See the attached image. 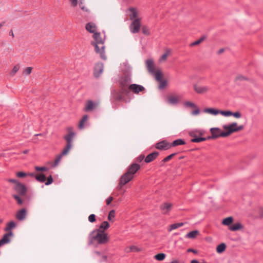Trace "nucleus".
<instances>
[{
    "instance_id": "1",
    "label": "nucleus",
    "mask_w": 263,
    "mask_h": 263,
    "mask_svg": "<svg viewBox=\"0 0 263 263\" xmlns=\"http://www.w3.org/2000/svg\"><path fill=\"white\" fill-rule=\"evenodd\" d=\"M89 245L93 244L95 240H96L98 244H105L109 240L108 234L99 230H95L92 231L89 236Z\"/></svg>"
},
{
    "instance_id": "2",
    "label": "nucleus",
    "mask_w": 263,
    "mask_h": 263,
    "mask_svg": "<svg viewBox=\"0 0 263 263\" xmlns=\"http://www.w3.org/2000/svg\"><path fill=\"white\" fill-rule=\"evenodd\" d=\"M122 76L120 77L119 80V87L121 90L124 91H129L128 87L132 81L131 79V68L127 67L122 70Z\"/></svg>"
},
{
    "instance_id": "3",
    "label": "nucleus",
    "mask_w": 263,
    "mask_h": 263,
    "mask_svg": "<svg viewBox=\"0 0 263 263\" xmlns=\"http://www.w3.org/2000/svg\"><path fill=\"white\" fill-rule=\"evenodd\" d=\"M130 93L129 91H124V90H121V88H119L118 91L116 90H114L111 95L112 96V98L116 101H123L125 103H127L129 101V100H127L125 98L124 96H128Z\"/></svg>"
},
{
    "instance_id": "4",
    "label": "nucleus",
    "mask_w": 263,
    "mask_h": 263,
    "mask_svg": "<svg viewBox=\"0 0 263 263\" xmlns=\"http://www.w3.org/2000/svg\"><path fill=\"white\" fill-rule=\"evenodd\" d=\"M99 43H102L101 41H99V42H91L90 45L95 47V51L96 53L100 54V58L103 60H105L106 59V57L105 52V46L103 45L100 48L99 47V45H101L99 44Z\"/></svg>"
},
{
    "instance_id": "5",
    "label": "nucleus",
    "mask_w": 263,
    "mask_h": 263,
    "mask_svg": "<svg viewBox=\"0 0 263 263\" xmlns=\"http://www.w3.org/2000/svg\"><path fill=\"white\" fill-rule=\"evenodd\" d=\"M133 178L134 176H132L125 172L121 176L117 189L121 190L124 185L128 183Z\"/></svg>"
},
{
    "instance_id": "6",
    "label": "nucleus",
    "mask_w": 263,
    "mask_h": 263,
    "mask_svg": "<svg viewBox=\"0 0 263 263\" xmlns=\"http://www.w3.org/2000/svg\"><path fill=\"white\" fill-rule=\"evenodd\" d=\"M13 190L17 193L16 195L24 196L26 195L28 191L26 185L21 182H18L17 184H15L13 186Z\"/></svg>"
},
{
    "instance_id": "7",
    "label": "nucleus",
    "mask_w": 263,
    "mask_h": 263,
    "mask_svg": "<svg viewBox=\"0 0 263 263\" xmlns=\"http://www.w3.org/2000/svg\"><path fill=\"white\" fill-rule=\"evenodd\" d=\"M235 126L236 125L234 124V122L228 125H223L222 128L224 130V131H222V135H223V137H227L230 136L232 134L235 133Z\"/></svg>"
},
{
    "instance_id": "8",
    "label": "nucleus",
    "mask_w": 263,
    "mask_h": 263,
    "mask_svg": "<svg viewBox=\"0 0 263 263\" xmlns=\"http://www.w3.org/2000/svg\"><path fill=\"white\" fill-rule=\"evenodd\" d=\"M141 18H136L130 24L129 28L133 33H137L139 32L141 26Z\"/></svg>"
},
{
    "instance_id": "9",
    "label": "nucleus",
    "mask_w": 263,
    "mask_h": 263,
    "mask_svg": "<svg viewBox=\"0 0 263 263\" xmlns=\"http://www.w3.org/2000/svg\"><path fill=\"white\" fill-rule=\"evenodd\" d=\"M67 134L65 135L63 138L66 140V144H68L72 145V139L76 135V133L73 132V128L72 127H68L66 128Z\"/></svg>"
},
{
    "instance_id": "10",
    "label": "nucleus",
    "mask_w": 263,
    "mask_h": 263,
    "mask_svg": "<svg viewBox=\"0 0 263 263\" xmlns=\"http://www.w3.org/2000/svg\"><path fill=\"white\" fill-rule=\"evenodd\" d=\"M156 148L160 150H167L170 148V144L166 140H162L155 144Z\"/></svg>"
},
{
    "instance_id": "11",
    "label": "nucleus",
    "mask_w": 263,
    "mask_h": 263,
    "mask_svg": "<svg viewBox=\"0 0 263 263\" xmlns=\"http://www.w3.org/2000/svg\"><path fill=\"white\" fill-rule=\"evenodd\" d=\"M140 168V165L136 163H133L130 164L127 168V173L128 174L134 176V175L137 173Z\"/></svg>"
},
{
    "instance_id": "12",
    "label": "nucleus",
    "mask_w": 263,
    "mask_h": 263,
    "mask_svg": "<svg viewBox=\"0 0 263 263\" xmlns=\"http://www.w3.org/2000/svg\"><path fill=\"white\" fill-rule=\"evenodd\" d=\"M189 135L193 138L191 139V142L193 143H199L205 141L204 137H201L197 135V131H192L189 133Z\"/></svg>"
},
{
    "instance_id": "13",
    "label": "nucleus",
    "mask_w": 263,
    "mask_h": 263,
    "mask_svg": "<svg viewBox=\"0 0 263 263\" xmlns=\"http://www.w3.org/2000/svg\"><path fill=\"white\" fill-rule=\"evenodd\" d=\"M128 90L129 92L131 91L134 93L138 94L140 92L143 91L145 90V88L141 85L136 84H133L129 85L128 87Z\"/></svg>"
},
{
    "instance_id": "14",
    "label": "nucleus",
    "mask_w": 263,
    "mask_h": 263,
    "mask_svg": "<svg viewBox=\"0 0 263 263\" xmlns=\"http://www.w3.org/2000/svg\"><path fill=\"white\" fill-rule=\"evenodd\" d=\"M173 204L168 202H164L160 206V209L161 210L163 214L168 213L172 209Z\"/></svg>"
},
{
    "instance_id": "15",
    "label": "nucleus",
    "mask_w": 263,
    "mask_h": 263,
    "mask_svg": "<svg viewBox=\"0 0 263 263\" xmlns=\"http://www.w3.org/2000/svg\"><path fill=\"white\" fill-rule=\"evenodd\" d=\"M103 69V64L102 63L96 64L93 69V76L96 78H98L102 72Z\"/></svg>"
},
{
    "instance_id": "16",
    "label": "nucleus",
    "mask_w": 263,
    "mask_h": 263,
    "mask_svg": "<svg viewBox=\"0 0 263 263\" xmlns=\"http://www.w3.org/2000/svg\"><path fill=\"white\" fill-rule=\"evenodd\" d=\"M210 130L214 139H216L219 137H223V135H222V131L219 128L213 127Z\"/></svg>"
},
{
    "instance_id": "17",
    "label": "nucleus",
    "mask_w": 263,
    "mask_h": 263,
    "mask_svg": "<svg viewBox=\"0 0 263 263\" xmlns=\"http://www.w3.org/2000/svg\"><path fill=\"white\" fill-rule=\"evenodd\" d=\"M159 153L155 151L146 156V157L144 159V161L146 163H149L153 161H154L159 156Z\"/></svg>"
},
{
    "instance_id": "18",
    "label": "nucleus",
    "mask_w": 263,
    "mask_h": 263,
    "mask_svg": "<svg viewBox=\"0 0 263 263\" xmlns=\"http://www.w3.org/2000/svg\"><path fill=\"white\" fill-rule=\"evenodd\" d=\"M27 215V210L25 208H22L18 210L16 213V218L19 221H22L25 219Z\"/></svg>"
},
{
    "instance_id": "19",
    "label": "nucleus",
    "mask_w": 263,
    "mask_h": 263,
    "mask_svg": "<svg viewBox=\"0 0 263 263\" xmlns=\"http://www.w3.org/2000/svg\"><path fill=\"white\" fill-rule=\"evenodd\" d=\"M146 65L149 72L152 73L153 72H155L156 69L155 68L154 61L153 59H147L146 61Z\"/></svg>"
},
{
    "instance_id": "20",
    "label": "nucleus",
    "mask_w": 263,
    "mask_h": 263,
    "mask_svg": "<svg viewBox=\"0 0 263 263\" xmlns=\"http://www.w3.org/2000/svg\"><path fill=\"white\" fill-rule=\"evenodd\" d=\"M96 107V104L92 100H88L86 102L85 106L84 108L85 111H92Z\"/></svg>"
},
{
    "instance_id": "21",
    "label": "nucleus",
    "mask_w": 263,
    "mask_h": 263,
    "mask_svg": "<svg viewBox=\"0 0 263 263\" xmlns=\"http://www.w3.org/2000/svg\"><path fill=\"white\" fill-rule=\"evenodd\" d=\"M92 37L94 39V41H91V42H99V41H101L102 43H99L101 45H103L105 42V40L103 39L101 36V33L99 32H95L93 33Z\"/></svg>"
},
{
    "instance_id": "22",
    "label": "nucleus",
    "mask_w": 263,
    "mask_h": 263,
    "mask_svg": "<svg viewBox=\"0 0 263 263\" xmlns=\"http://www.w3.org/2000/svg\"><path fill=\"white\" fill-rule=\"evenodd\" d=\"M180 97L179 96L170 95L167 97V102L171 104H177L179 102Z\"/></svg>"
},
{
    "instance_id": "23",
    "label": "nucleus",
    "mask_w": 263,
    "mask_h": 263,
    "mask_svg": "<svg viewBox=\"0 0 263 263\" xmlns=\"http://www.w3.org/2000/svg\"><path fill=\"white\" fill-rule=\"evenodd\" d=\"M13 235V232H7L5 233L1 239L2 242L4 243V245L10 242V237H11Z\"/></svg>"
},
{
    "instance_id": "24",
    "label": "nucleus",
    "mask_w": 263,
    "mask_h": 263,
    "mask_svg": "<svg viewBox=\"0 0 263 263\" xmlns=\"http://www.w3.org/2000/svg\"><path fill=\"white\" fill-rule=\"evenodd\" d=\"M186 142L183 139H177L174 140L172 143H170V147H176L179 145H185Z\"/></svg>"
},
{
    "instance_id": "25",
    "label": "nucleus",
    "mask_w": 263,
    "mask_h": 263,
    "mask_svg": "<svg viewBox=\"0 0 263 263\" xmlns=\"http://www.w3.org/2000/svg\"><path fill=\"white\" fill-rule=\"evenodd\" d=\"M16 227V222L13 220L10 221L7 223L6 227L4 228V231L7 232H12L11 230Z\"/></svg>"
},
{
    "instance_id": "26",
    "label": "nucleus",
    "mask_w": 263,
    "mask_h": 263,
    "mask_svg": "<svg viewBox=\"0 0 263 263\" xmlns=\"http://www.w3.org/2000/svg\"><path fill=\"white\" fill-rule=\"evenodd\" d=\"M128 10L131 12L129 14V18L130 20H134L138 18V12L136 8L131 7L129 8Z\"/></svg>"
},
{
    "instance_id": "27",
    "label": "nucleus",
    "mask_w": 263,
    "mask_h": 263,
    "mask_svg": "<svg viewBox=\"0 0 263 263\" xmlns=\"http://www.w3.org/2000/svg\"><path fill=\"white\" fill-rule=\"evenodd\" d=\"M96 28V25L93 23L91 22L87 23L85 26L86 30L89 33H92L96 32L95 30Z\"/></svg>"
},
{
    "instance_id": "28",
    "label": "nucleus",
    "mask_w": 263,
    "mask_h": 263,
    "mask_svg": "<svg viewBox=\"0 0 263 263\" xmlns=\"http://www.w3.org/2000/svg\"><path fill=\"white\" fill-rule=\"evenodd\" d=\"M243 227V226L241 223L237 222L230 226L229 229L231 231H236L241 230Z\"/></svg>"
},
{
    "instance_id": "29",
    "label": "nucleus",
    "mask_w": 263,
    "mask_h": 263,
    "mask_svg": "<svg viewBox=\"0 0 263 263\" xmlns=\"http://www.w3.org/2000/svg\"><path fill=\"white\" fill-rule=\"evenodd\" d=\"M203 111L211 115H217L219 114L220 110L214 108H206L204 109Z\"/></svg>"
},
{
    "instance_id": "30",
    "label": "nucleus",
    "mask_w": 263,
    "mask_h": 263,
    "mask_svg": "<svg viewBox=\"0 0 263 263\" xmlns=\"http://www.w3.org/2000/svg\"><path fill=\"white\" fill-rule=\"evenodd\" d=\"M234 221V218L232 216L224 218L222 221V224L224 226L230 227L232 225Z\"/></svg>"
},
{
    "instance_id": "31",
    "label": "nucleus",
    "mask_w": 263,
    "mask_h": 263,
    "mask_svg": "<svg viewBox=\"0 0 263 263\" xmlns=\"http://www.w3.org/2000/svg\"><path fill=\"white\" fill-rule=\"evenodd\" d=\"M152 73L154 74L155 79L157 81H160L163 79V74L160 69H156L155 72H153Z\"/></svg>"
},
{
    "instance_id": "32",
    "label": "nucleus",
    "mask_w": 263,
    "mask_h": 263,
    "mask_svg": "<svg viewBox=\"0 0 263 263\" xmlns=\"http://www.w3.org/2000/svg\"><path fill=\"white\" fill-rule=\"evenodd\" d=\"M35 178L37 181L40 182H44L46 180V176L43 173L36 174L35 176Z\"/></svg>"
},
{
    "instance_id": "33",
    "label": "nucleus",
    "mask_w": 263,
    "mask_h": 263,
    "mask_svg": "<svg viewBox=\"0 0 263 263\" xmlns=\"http://www.w3.org/2000/svg\"><path fill=\"white\" fill-rule=\"evenodd\" d=\"M194 90L198 93H203L208 91V88L206 87H200L197 85H194Z\"/></svg>"
},
{
    "instance_id": "34",
    "label": "nucleus",
    "mask_w": 263,
    "mask_h": 263,
    "mask_svg": "<svg viewBox=\"0 0 263 263\" xmlns=\"http://www.w3.org/2000/svg\"><path fill=\"white\" fill-rule=\"evenodd\" d=\"M199 234V232L198 230H194L188 233L186 235L185 237L191 239L195 238L197 235Z\"/></svg>"
},
{
    "instance_id": "35",
    "label": "nucleus",
    "mask_w": 263,
    "mask_h": 263,
    "mask_svg": "<svg viewBox=\"0 0 263 263\" xmlns=\"http://www.w3.org/2000/svg\"><path fill=\"white\" fill-rule=\"evenodd\" d=\"M110 227V224L108 222L106 221H103L100 226L99 229L97 230H99L101 231H103L105 232V231L107 230Z\"/></svg>"
},
{
    "instance_id": "36",
    "label": "nucleus",
    "mask_w": 263,
    "mask_h": 263,
    "mask_svg": "<svg viewBox=\"0 0 263 263\" xmlns=\"http://www.w3.org/2000/svg\"><path fill=\"white\" fill-rule=\"evenodd\" d=\"M227 246L224 243H221L216 247V251L218 253H223L226 249Z\"/></svg>"
},
{
    "instance_id": "37",
    "label": "nucleus",
    "mask_w": 263,
    "mask_h": 263,
    "mask_svg": "<svg viewBox=\"0 0 263 263\" xmlns=\"http://www.w3.org/2000/svg\"><path fill=\"white\" fill-rule=\"evenodd\" d=\"M21 196L18 195H12V197L16 200L18 205H22L24 202V200L21 198Z\"/></svg>"
},
{
    "instance_id": "38",
    "label": "nucleus",
    "mask_w": 263,
    "mask_h": 263,
    "mask_svg": "<svg viewBox=\"0 0 263 263\" xmlns=\"http://www.w3.org/2000/svg\"><path fill=\"white\" fill-rule=\"evenodd\" d=\"M206 38V36L204 35H202L200 39L196 40V41L190 44L191 47L199 45L203 41H204Z\"/></svg>"
},
{
    "instance_id": "39",
    "label": "nucleus",
    "mask_w": 263,
    "mask_h": 263,
    "mask_svg": "<svg viewBox=\"0 0 263 263\" xmlns=\"http://www.w3.org/2000/svg\"><path fill=\"white\" fill-rule=\"evenodd\" d=\"M249 81L251 82H253L254 80L252 79H250L249 78L245 77L242 74H239L236 76L235 78V81Z\"/></svg>"
},
{
    "instance_id": "40",
    "label": "nucleus",
    "mask_w": 263,
    "mask_h": 263,
    "mask_svg": "<svg viewBox=\"0 0 263 263\" xmlns=\"http://www.w3.org/2000/svg\"><path fill=\"white\" fill-rule=\"evenodd\" d=\"M184 225L183 222H179V223H175L172 224L170 226V229H168V231H171L173 230L176 229L180 227H182Z\"/></svg>"
},
{
    "instance_id": "41",
    "label": "nucleus",
    "mask_w": 263,
    "mask_h": 263,
    "mask_svg": "<svg viewBox=\"0 0 263 263\" xmlns=\"http://www.w3.org/2000/svg\"><path fill=\"white\" fill-rule=\"evenodd\" d=\"M71 147H72L71 145L66 144L65 147L62 150V151L61 152L60 154L62 156L67 155L68 153V152H69V150L70 149V148H71Z\"/></svg>"
},
{
    "instance_id": "42",
    "label": "nucleus",
    "mask_w": 263,
    "mask_h": 263,
    "mask_svg": "<svg viewBox=\"0 0 263 263\" xmlns=\"http://www.w3.org/2000/svg\"><path fill=\"white\" fill-rule=\"evenodd\" d=\"M88 118V116L87 115H84L83 116V117L82 118V119H81V120L80 121L79 123V128L81 129L84 127V123L85 121H86Z\"/></svg>"
},
{
    "instance_id": "43",
    "label": "nucleus",
    "mask_w": 263,
    "mask_h": 263,
    "mask_svg": "<svg viewBox=\"0 0 263 263\" xmlns=\"http://www.w3.org/2000/svg\"><path fill=\"white\" fill-rule=\"evenodd\" d=\"M166 255L163 253H158L155 255L154 258L158 261H162L165 258Z\"/></svg>"
},
{
    "instance_id": "44",
    "label": "nucleus",
    "mask_w": 263,
    "mask_h": 263,
    "mask_svg": "<svg viewBox=\"0 0 263 263\" xmlns=\"http://www.w3.org/2000/svg\"><path fill=\"white\" fill-rule=\"evenodd\" d=\"M178 153H174L164 158L162 161V163H166L171 160L174 156H176Z\"/></svg>"
},
{
    "instance_id": "45",
    "label": "nucleus",
    "mask_w": 263,
    "mask_h": 263,
    "mask_svg": "<svg viewBox=\"0 0 263 263\" xmlns=\"http://www.w3.org/2000/svg\"><path fill=\"white\" fill-rule=\"evenodd\" d=\"M142 32L144 35L147 36L151 34L149 29L146 25H143L142 26Z\"/></svg>"
},
{
    "instance_id": "46",
    "label": "nucleus",
    "mask_w": 263,
    "mask_h": 263,
    "mask_svg": "<svg viewBox=\"0 0 263 263\" xmlns=\"http://www.w3.org/2000/svg\"><path fill=\"white\" fill-rule=\"evenodd\" d=\"M171 50L170 49L167 48L165 50V53L164 54H163L162 55V56L161 57L160 60H163V61L166 60V59H167V57L171 53Z\"/></svg>"
},
{
    "instance_id": "47",
    "label": "nucleus",
    "mask_w": 263,
    "mask_h": 263,
    "mask_svg": "<svg viewBox=\"0 0 263 263\" xmlns=\"http://www.w3.org/2000/svg\"><path fill=\"white\" fill-rule=\"evenodd\" d=\"M62 157V156L61 154H59L58 156H57L54 162L53 163L52 162H50L51 163H52V167H54L56 166L59 163V161L61 160Z\"/></svg>"
},
{
    "instance_id": "48",
    "label": "nucleus",
    "mask_w": 263,
    "mask_h": 263,
    "mask_svg": "<svg viewBox=\"0 0 263 263\" xmlns=\"http://www.w3.org/2000/svg\"><path fill=\"white\" fill-rule=\"evenodd\" d=\"M62 157V156L61 154H59L58 156H57L54 162L53 163L52 162H50L51 163H52V167H54L56 166L59 163V161L61 160Z\"/></svg>"
},
{
    "instance_id": "49",
    "label": "nucleus",
    "mask_w": 263,
    "mask_h": 263,
    "mask_svg": "<svg viewBox=\"0 0 263 263\" xmlns=\"http://www.w3.org/2000/svg\"><path fill=\"white\" fill-rule=\"evenodd\" d=\"M35 170L37 172H41V173L43 172H46L48 171L49 168L46 166H36L34 167Z\"/></svg>"
},
{
    "instance_id": "50",
    "label": "nucleus",
    "mask_w": 263,
    "mask_h": 263,
    "mask_svg": "<svg viewBox=\"0 0 263 263\" xmlns=\"http://www.w3.org/2000/svg\"><path fill=\"white\" fill-rule=\"evenodd\" d=\"M115 217V211L114 210H111L109 212V214H108V217H107V219L109 221H113V220L112 219Z\"/></svg>"
},
{
    "instance_id": "51",
    "label": "nucleus",
    "mask_w": 263,
    "mask_h": 263,
    "mask_svg": "<svg viewBox=\"0 0 263 263\" xmlns=\"http://www.w3.org/2000/svg\"><path fill=\"white\" fill-rule=\"evenodd\" d=\"M220 114L223 116L229 117L232 116V111L230 110H220Z\"/></svg>"
},
{
    "instance_id": "52",
    "label": "nucleus",
    "mask_w": 263,
    "mask_h": 263,
    "mask_svg": "<svg viewBox=\"0 0 263 263\" xmlns=\"http://www.w3.org/2000/svg\"><path fill=\"white\" fill-rule=\"evenodd\" d=\"M158 82L160 83L159 88L160 89H164L166 86L167 81L165 80H164L163 79L161 81Z\"/></svg>"
},
{
    "instance_id": "53",
    "label": "nucleus",
    "mask_w": 263,
    "mask_h": 263,
    "mask_svg": "<svg viewBox=\"0 0 263 263\" xmlns=\"http://www.w3.org/2000/svg\"><path fill=\"white\" fill-rule=\"evenodd\" d=\"M53 182V179L51 175H50L47 178L46 177V180L45 182V184L47 185H50Z\"/></svg>"
},
{
    "instance_id": "54",
    "label": "nucleus",
    "mask_w": 263,
    "mask_h": 263,
    "mask_svg": "<svg viewBox=\"0 0 263 263\" xmlns=\"http://www.w3.org/2000/svg\"><path fill=\"white\" fill-rule=\"evenodd\" d=\"M16 176L18 178H24L27 176V173L24 172H18L16 173Z\"/></svg>"
},
{
    "instance_id": "55",
    "label": "nucleus",
    "mask_w": 263,
    "mask_h": 263,
    "mask_svg": "<svg viewBox=\"0 0 263 263\" xmlns=\"http://www.w3.org/2000/svg\"><path fill=\"white\" fill-rule=\"evenodd\" d=\"M130 250L132 252H139L142 251L141 248H139L135 246H132L130 247Z\"/></svg>"
},
{
    "instance_id": "56",
    "label": "nucleus",
    "mask_w": 263,
    "mask_h": 263,
    "mask_svg": "<svg viewBox=\"0 0 263 263\" xmlns=\"http://www.w3.org/2000/svg\"><path fill=\"white\" fill-rule=\"evenodd\" d=\"M80 8L84 11L87 12L88 9L85 7L83 0H80L79 2Z\"/></svg>"
},
{
    "instance_id": "57",
    "label": "nucleus",
    "mask_w": 263,
    "mask_h": 263,
    "mask_svg": "<svg viewBox=\"0 0 263 263\" xmlns=\"http://www.w3.org/2000/svg\"><path fill=\"white\" fill-rule=\"evenodd\" d=\"M234 124H235L236 125V126L235 127V132H239L244 128V126L243 125L237 126V124L236 122H234Z\"/></svg>"
},
{
    "instance_id": "58",
    "label": "nucleus",
    "mask_w": 263,
    "mask_h": 263,
    "mask_svg": "<svg viewBox=\"0 0 263 263\" xmlns=\"http://www.w3.org/2000/svg\"><path fill=\"white\" fill-rule=\"evenodd\" d=\"M185 106L186 107H196V105L193 102H190V101H186L184 103Z\"/></svg>"
},
{
    "instance_id": "59",
    "label": "nucleus",
    "mask_w": 263,
    "mask_h": 263,
    "mask_svg": "<svg viewBox=\"0 0 263 263\" xmlns=\"http://www.w3.org/2000/svg\"><path fill=\"white\" fill-rule=\"evenodd\" d=\"M19 68H20V66L18 64L15 65L12 70V71H11L12 74L14 75L18 71V70H19Z\"/></svg>"
},
{
    "instance_id": "60",
    "label": "nucleus",
    "mask_w": 263,
    "mask_h": 263,
    "mask_svg": "<svg viewBox=\"0 0 263 263\" xmlns=\"http://www.w3.org/2000/svg\"><path fill=\"white\" fill-rule=\"evenodd\" d=\"M88 220L90 222H95L96 221V215L90 214L88 217Z\"/></svg>"
},
{
    "instance_id": "61",
    "label": "nucleus",
    "mask_w": 263,
    "mask_h": 263,
    "mask_svg": "<svg viewBox=\"0 0 263 263\" xmlns=\"http://www.w3.org/2000/svg\"><path fill=\"white\" fill-rule=\"evenodd\" d=\"M145 156L144 155L141 154L139 157L136 158V161L138 162H141L143 161V160L144 159Z\"/></svg>"
},
{
    "instance_id": "62",
    "label": "nucleus",
    "mask_w": 263,
    "mask_h": 263,
    "mask_svg": "<svg viewBox=\"0 0 263 263\" xmlns=\"http://www.w3.org/2000/svg\"><path fill=\"white\" fill-rule=\"evenodd\" d=\"M258 214L259 218L262 219L263 218V206H260L258 208Z\"/></svg>"
},
{
    "instance_id": "63",
    "label": "nucleus",
    "mask_w": 263,
    "mask_h": 263,
    "mask_svg": "<svg viewBox=\"0 0 263 263\" xmlns=\"http://www.w3.org/2000/svg\"><path fill=\"white\" fill-rule=\"evenodd\" d=\"M32 70V68L30 67H27L24 71V73L26 74H29L31 73Z\"/></svg>"
},
{
    "instance_id": "64",
    "label": "nucleus",
    "mask_w": 263,
    "mask_h": 263,
    "mask_svg": "<svg viewBox=\"0 0 263 263\" xmlns=\"http://www.w3.org/2000/svg\"><path fill=\"white\" fill-rule=\"evenodd\" d=\"M232 116H234L236 118H239L241 116V114L239 111L232 112Z\"/></svg>"
}]
</instances>
